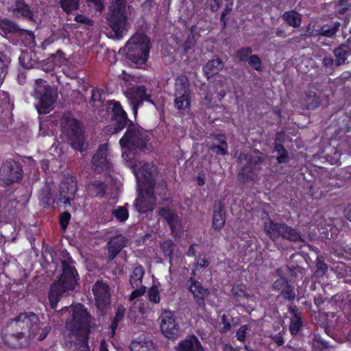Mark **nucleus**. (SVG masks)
Instances as JSON below:
<instances>
[{
  "instance_id": "13",
  "label": "nucleus",
  "mask_w": 351,
  "mask_h": 351,
  "mask_svg": "<svg viewBox=\"0 0 351 351\" xmlns=\"http://www.w3.org/2000/svg\"><path fill=\"white\" fill-rule=\"evenodd\" d=\"M21 164L14 160H8L0 167V180L5 185L17 182L23 178Z\"/></svg>"
},
{
  "instance_id": "36",
  "label": "nucleus",
  "mask_w": 351,
  "mask_h": 351,
  "mask_svg": "<svg viewBox=\"0 0 351 351\" xmlns=\"http://www.w3.org/2000/svg\"><path fill=\"white\" fill-rule=\"evenodd\" d=\"M126 243H107L108 258L109 261H112L126 246Z\"/></svg>"
},
{
  "instance_id": "41",
  "label": "nucleus",
  "mask_w": 351,
  "mask_h": 351,
  "mask_svg": "<svg viewBox=\"0 0 351 351\" xmlns=\"http://www.w3.org/2000/svg\"><path fill=\"white\" fill-rule=\"evenodd\" d=\"M275 151L278 153L276 159L279 163H285L288 162L289 155L287 151L280 143H276Z\"/></svg>"
},
{
  "instance_id": "26",
  "label": "nucleus",
  "mask_w": 351,
  "mask_h": 351,
  "mask_svg": "<svg viewBox=\"0 0 351 351\" xmlns=\"http://www.w3.org/2000/svg\"><path fill=\"white\" fill-rule=\"evenodd\" d=\"M68 291L69 290L56 282L51 285L48 293V298L51 309L55 310L56 308L61 297Z\"/></svg>"
},
{
  "instance_id": "7",
  "label": "nucleus",
  "mask_w": 351,
  "mask_h": 351,
  "mask_svg": "<svg viewBox=\"0 0 351 351\" xmlns=\"http://www.w3.org/2000/svg\"><path fill=\"white\" fill-rule=\"evenodd\" d=\"M39 319L33 312L20 313L10 324L12 332L5 335V337H10L17 341L22 339L27 332L29 335H34L38 328Z\"/></svg>"
},
{
  "instance_id": "17",
  "label": "nucleus",
  "mask_w": 351,
  "mask_h": 351,
  "mask_svg": "<svg viewBox=\"0 0 351 351\" xmlns=\"http://www.w3.org/2000/svg\"><path fill=\"white\" fill-rule=\"evenodd\" d=\"M160 319V329L164 336L169 339H176L179 335L180 326L175 313L170 311H165Z\"/></svg>"
},
{
  "instance_id": "62",
  "label": "nucleus",
  "mask_w": 351,
  "mask_h": 351,
  "mask_svg": "<svg viewBox=\"0 0 351 351\" xmlns=\"http://www.w3.org/2000/svg\"><path fill=\"white\" fill-rule=\"evenodd\" d=\"M335 64V60L330 56H325L322 60V64L326 68H332Z\"/></svg>"
},
{
  "instance_id": "63",
  "label": "nucleus",
  "mask_w": 351,
  "mask_h": 351,
  "mask_svg": "<svg viewBox=\"0 0 351 351\" xmlns=\"http://www.w3.org/2000/svg\"><path fill=\"white\" fill-rule=\"evenodd\" d=\"M320 104V101L317 97L312 98V101H307V108L311 110H314L317 108Z\"/></svg>"
},
{
  "instance_id": "42",
  "label": "nucleus",
  "mask_w": 351,
  "mask_h": 351,
  "mask_svg": "<svg viewBox=\"0 0 351 351\" xmlns=\"http://www.w3.org/2000/svg\"><path fill=\"white\" fill-rule=\"evenodd\" d=\"M148 300L154 304H158L160 302L159 289L157 285H152L147 291Z\"/></svg>"
},
{
  "instance_id": "30",
  "label": "nucleus",
  "mask_w": 351,
  "mask_h": 351,
  "mask_svg": "<svg viewBox=\"0 0 351 351\" xmlns=\"http://www.w3.org/2000/svg\"><path fill=\"white\" fill-rule=\"evenodd\" d=\"M159 213L160 215L167 221L172 231L178 228L179 217L172 210L167 208H160Z\"/></svg>"
},
{
  "instance_id": "49",
  "label": "nucleus",
  "mask_w": 351,
  "mask_h": 351,
  "mask_svg": "<svg viewBox=\"0 0 351 351\" xmlns=\"http://www.w3.org/2000/svg\"><path fill=\"white\" fill-rule=\"evenodd\" d=\"M249 65L257 71L262 70V62L257 55H250L247 60Z\"/></svg>"
},
{
  "instance_id": "14",
  "label": "nucleus",
  "mask_w": 351,
  "mask_h": 351,
  "mask_svg": "<svg viewBox=\"0 0 351 351\" xmlns=\"http://www.w3.org/2000/svg\"><path fill=\"white\" fill-rule=\"evenodd\" d=\"M112 112L111 123L106 130V133L108 135L120 132L123 128L128 126L130 122H132L128 119L127 113L118 101L113 103Z\"/></svg>"
},
{
  "instance_id": "47",
  "label": "nucleus",
  "mask_w": 351,
  "mask_h": 351,
  "mask_svg": "<svg viewBox=\"0 0 351 351\" xmlns=\"http://www.w3.org/2000/svg\"><path fill=\"white\" fill-rule=\"evenodd\" d=\"M51 197V188L49 185H45L40 191L39 199L43 204H49Z\"/></svg>"
},
{
  "instance_id": "40",
  "label": "nucleus",
  "mask_w": 351,
  "mask_h": 351,
  "mask_svg": "<svg viewBox=\"0 0 351 351\" xmlns=\"http://www.w3.org/2000/svg\"><path fill=\"white\" fill-rule=\"evenodd\" d=\"M213 223V227L215 229H221L225 223V217L221 207H219L218 210H215Z\"/></svg>"
},
{
  "instance_id": "15",
  "label": "nucleus",
  "mask_w": 351,
  "mask_h": 351,
  "mask_svg": "<svg viewBox=\"0 0 351 351\" xmlns=\"http://www.w3.org/2000/svg\"><path fill=\"white\" fill-rule=\"evenodd\" d=\"M110 287L101 280H98L93 287L95 305L101 315H104L110 304Z\"/></svg>"
},
{
  "instance_id": "10",
  "label": "nucleus",
  "mask_w": 351,
  "mask_h": 351,
  "mask_svg": "<svg viewBox=\"0 0 351 351\" xmlns=\"http://www.w3.org/2000/svg\"><path fill=\"white\" fill-rule=\"evenodd\" d=\"M44 83L42 80H36L34 89V96L38 99L36 107L39 114L49 113L53 108L57 97L52 88Z\"/></svg>"
},
{
  "instance_id": "1",
  "label": "nucleus",
  "mask_w": 351,
  "mask_h": 351,
  "mask_svg": "<svg viewBox=\"0 0 351 351\" xmlns=\"http://www.w3.org/2000/svg\"><path fill=\"white\" fill-rule=\"evenodd\" d=\"M133 16L134 8L128 0H110L106 20L113 38L119 40L123 37Z\"/></svg>"
},
{
  "instance_id": "32",
  "label": "nucleus",
  "mask_w": 351,
  "mask_h": 351,
  "mask_svg": "<svg viewBox=\"0 0 351 351\" xmlns=\"http://www.w3.org/2000/svg\"><path fill=\"white\" fill-rule=\"evenodd\" d=\"M130 351H156L152 341H132L130 345Z\"/></svg>"
},
{
  "instance_id": "27",
  "label": "nucleus",
  "mask_w": 351,
  "mask_h": 351,
  "mask_svg": "<svg viewBox=\"0 0 351 351\" xmlns=\"http://www.w3.org/2000/svg\"><path fill=\"white\" fill-rule=\"evenodd\" d=\"M341 23L336 21L330 25H323L320 29L316 30L315 33L311 32V35L325 36L329 38H335L337 36V33L339 31Z\"/></svg>"
},
{
  "instance_id": "52",
  "label": "nucleus",
  "mask_w": 351,
  "mask_h": 351,
  "mask_svg": "<svg viewBox=\"0 0 351 351\" xmlns=\"http://www.w3.org/2000/svg\"><path fill=\"white\" fill-rule=\"evenodd\" d=\"M289 283V281L287 277L280 276L274 282L272 289L274 291H281Z\"/></svg>"
},
{
  "instance_id": "11",
  "label": "nucleus",
  "mask_w": 351,
  "mask_h": 351,
  "mask_svg": "<svg viewBox=\"0 0 351 351\" xmlns=\"http://www.w3.org/2000/svg\"><path fill=\"white\" fill-rule=\"evenodd\" d=\"M264 229L272 240L281 238L289 241H304L296 230L284 223H275L270 219L265 221Z\"/></svg>"
},
{
  "instance_id": "64",
  "label": "nucleus",
  "mask_w": 351,
  "mask_h": 351,
  "mask_svg": "<svg viewBox=\"0 0 351 351\" xmlns=\"http://www.w3.org/2000/svg\"><path fill=\"white\" fill-rule=\"evenodd\" d=\"M50 330H51V327L48 326L42 328V330L38 337V341L44 340L47 337V336L49 334Z\"/></svg>"
},
{
  "instance_id": "61",
  "label": "nucleus",
  "mask_w": 351,
  "mask_h": 351,
  "mask_svg": "<svg viewBox=\"0 0 351 351\" xmlns=\"http://www.w3.org/2000/svg\"><path fill=\"white\" fill-rule=\"evenodd\" d=\"M221 324H223V327L221 330V332H227L230 329V324L227 319V317L226 315H223L221 317Z\"/></svg>"
},
{
  "instance_id": "51",
  "label": "nucleus",
  "mask_w": 351,
  "mask_h": 351,
  "mask_svg": "<svg viewBox=\"0 0 351 351\" xmlns=\"http://www.w3.org/2000/svg\"><path fill=\"white\" fill-rule=\"evenodd\" d=\"M315 274L318 276H322L328 271L327 264L322 259L317 258Z\"/></svg>"
},
{
  "instance_id": "20",
  "label": "nucleus",
  "mask_w": 351,
  "mask_h": 351,
  "mask_svg": "<svg viewBox=\"0 0 351 351\" xmlns=\"http://www.w3.org/2000/svg\"><path fill=\"white\" fill-rule=\"evenodd\" d=\"M108 156V145H101L91 160L93 168L95 171L100 173L110 169L111 162Z\"/></svg>"
},
{
  "instance_id": "33",
  "label": "nucleus",
  "mask_w": 351,
  "mask_h": 351,
  "mask_svg": "<svg viewBox=\"0 0 351 351\" xmlns=\"http://www.w3.org/2000/svg\"><path fill=\"white\" fill-rule=\"evenodd\" d=\"M282 19L290 26L295 28L300 26V14L295 10L285 12L282 15Z\"/></svg>"
},
{
  "instance_id": "16",
  "label": "nucleus",
  "mask_w": 351,
  "mask_h": 351,
  "mask_svg": "<svg viewBox=\"0 0 351 351\" xmlns=\"http://www.w3.org/2000/svg\"><path fill=\"white\" fill-rule=\"evenodd\" d=\"M125 95L132 104V110L135 115L137 113L138 107L143 101L154 104L153 101L150 99L151 91H149L143 85L128 88L125 91Z\"/></svg>"
},
{
  "instance_id": "2",
  "label": "nucleus",
  "mask_w": 351,
  "mask_h": 351,
  "mask_svg": "<svg viewBox=\"0 0 351 351\" xmlns=\"http://www.w3.org/2000/svg\"><path fill=\"white\" fill-rule=\"evenodd\" d=\"M264 160V154L258 150L247 153L241 152L237 158L238 180L241 183H246L254 180L262 169L261 165Z\"/></svg>"
},
{
  "instance_id": "12",
  "label": "nucleus",
  "mask_w": 351,
  "mask_h": 351,
  "mask_svg": "<svg viewBox=\"0 0 351 351\" xmlns=\"http://www.w3.org/2000/svg\"><path fill=\"white\" fill-rule=\"evenodd\" d=\"M75 261L68 254L61 261L62 274L59 280L56 282L60 285H62L69 290L75 289L79 278V275L74 264Z\"/></svg>"
},
{
  "instance_id": "29",
  "label": "nucleus",
  "mask_w": 351,
  "mask_h": 351,
  "mask_svg": "<svg viewBox=\"0 0 351 351\" xmlns=\"http://www.w3.org/2000/svg\"><path fill=\"white\" fill-rule=\"evenodd\" d=\"M223 67V63L219 58L212 59L204 66L203 71L208 78L219 73Z\"/></svg>"
},
{
  "instance_id": "3",
  "label": "nucleus",
  "mask_w": 351,
  "mask_h": 351,
  "mask_svg": "<svg viewBox=\"0 0 351 351\" xmlns=\"http://www.w3.org/2000/svg\"><path fill=\"white\" fill-rule=\"evenodd\" d=\"M123 160L125 161L127 167L133 169L134 174L136 176L138 188V189H147V188H160V193H165L166 182L161 180L158 183L156 186V183L154 180V175L156 171V167L149 163H145L139 169H136L138 167L137 162L133 158L132 153L126 154L124 152L122 154Z\"/></svg>"
},
{
  "instance_id": "8",
  "label": "nucleus",
  "mask_w": 351,
  "mask_h": 351,
  "mask_svg": "<svg viewBox=\"0 0 351 351\" xmlns=\"http://www.w3.org/2000/svg\"><path fill=\"white\" fill-rule=\"evenodd\" d=\"M174 105L182 115L189 112L191 106V89L189 80L185 75L177 77L175 82Z\"/></svg>"
},
{
  "instance_id": "18",
  "label": "nucleus",
  "mask_w": 351,
  "mask_h": 351,
  "mask_svg": "<svg viewBox=\"0 0 351 351\" xmlns=\"http://www.w3.org/2000/svg\"><path fill=\"white\" fill-rule=\"evenodd\" d=\"M187 290L191 293L193 300L198 308H204L205 299L209 295L208 288L203 286L201 282L195 279V276H191L186 281Z\"/></svg>"
},
{
  "instance_id": "59",
  "label": "nucleus",
  "mask_w": 351,
  "mask_h": 351,
  "mask_svg": "<svg viewBox=\"0 0 351 351\" xmlns=\"http://www.w3.org/2000/svg\"><path fill=\"white\" fill-rule=\"evenodd\" d=\"M270 338L276 343L278 346H282L285 342L284 337L280 332L271 335Z\"/></svg>"
},
{
  "instance_id": "24",
  "label": "nucleus",
  "mask_w": 351,
  "mask_h": 351,
  "mask_svg": "<svg viewBox=\"0 0 351 351\" xmlns=\"http://www.w3.org/2000/svg\"><path fill=\"white\" fill-rule=\"evenodd\" d=\"M176 351H204V349L198 338L191 335L178 344Z\"/></svg>"
},
{
  "instance_id": "48",
  "label": "nucleus",
  "mask_w": 351,
  "mask_h": 351,
  "mask_svg": "<svg viewBox=\"0 0 351 351\" xmlns=\"http://www.w3.org/2000/svg\"><path fill=\"white\" fill-rule=\"evenodd\" d=\"M252 49L249 47H242L237 51V57L241 62H246L252 55Z\"/></svg>"
},
{
  "instance_id": "28",
  "label": "nucleus",
  "mask_w": 351,
  "mask_h": 351,
  "mask_svg": "<svg viewBox=\"0 0 351 351\" xmlns=\"http://www.w3.org/2000/svg\"><path fill=\"white\" fill-rule=\"evenodd\" d=\"M20 64L25 69L34 67L38 62V58L34 51H22L19 58Z\"/></svg>"
},
{
  "instance_id": "31",
  "label": "nucleus",
  "mask_w": 351,
  "mask_h": 351,
  "mask_svg": "<svg viewBox=\"0 0 351 351\" xmlns=\"http://www.w3.org/2000/svg\"><path fill=\"white\" fill-rule=\"evenodd\" d=\"M216 140L217 141V144L213 143L210 145L209 149L213 152L220 154L222 156H226L228 154V143L225 140V137L223 135L219 134L216 136Z\"/></svg>"
},
{
  "instance_id": "56",
  "label": "nucleus",
  "mask_w": 351,
  "mask_h": 351,
  "mask_svg": "<svg viewBox=\"0 0 351 351\" xmlns=\"http://www.w3.org/2000/svg\"><path fill=\"white\" fill-rule=\"evenodd\" d=\"M249 329V326L247 324L242 325L236 332V337L238 341L245 342L246 339L247 330Z\"/></svg>"
},
{
  "instance_id": "21",
  "label": "nucleus",
  "mask_w": 351,
  "mask_h": 351,
  "mask_svg": "<svg viewBox=\"0 0 351 351\" xmlns=\"http://www.w3.org/2000/svg\"><path fill=\"white\" fill-rule=\"evenodd\" d=\"M76 191V182L72 178L66 179L60 184L59 195L55 197L54 202H63L65 206H70L71 201L75 197Z\"/></svg>"
},
{
  "instance_id": "53",
  "label": "nucleus",
  "mask_w": 351,
  "mask_h": 351,
  "mask_svg": "<svg viewBox=\"0 0 351 351\" xmlns=\"http://www.w3.org/2000/svg\"><path fill=\"white\" fill-rule=\"evenodd\" d=\"M231 291L232 295L237 299L245 298L247 296V293L243 288L242 285H233Z\"/></svg>"
},
{
  "instance_id": "45",
  "label": "nucleus",
  "mask_w": 351,
  "mask_h": 351,
  "mask_svg": "<svg viewBox=\"0 0 351 351\" xmlns=\"http://www.w3.org/2000/svg\"><path fill=\"white\" fill-rule=\"evenodd\" d=\"M210 265V261L208 258L204 257L202 258H195L194 265H193V269L192 270V276H195V271L200 270L202 269L207 268Z\"/></svg>"
},
{
  "instance_id": "54",
  "label": "nucleus",
  "mask_w": 351,
  "mask_h": 351,
  "mask_svg": "<svg viewBox=\"0 0 351 351\" xmlns=\"http://www.w3.org/2000/svg\"><path fill=\"white\" fill-rule=\"evenodd\" d=\"M93 188L95 190L96 196L103 197L106 193V186L103 182L99 181L93 182Z\"/></svg>"
},
{
  "instance_id": "38",
  "label": "nucleus",
  "mask_w": 351,
  "mask_h": 351,
  "mask_svg": "<svg viewBox=\"0 0 351 351\" xmlns=\"http://www.w3.org/2000/svg\"><path fill=\"white\" fill-rule=\"evenodd\" d=\"M280 295L286 300L293 301L295 299L296 293L295 287L290 282L287 284L281 291Z\"/></svg>"
},
{
  "instance_id": "6",
  "label": "nucleus",
  "mask_w": 351,
  "mask_h": 351,
  "mask_svg": "<svg viewBox=\"0 0 351 351\" xmlns=\"http://www.w3.org/2000/svg\"><path fill=\"white\" fill-rule=\"evenodd\" d=\"M126 58L136 65L144 64L149 57L150 41L142 32L135 34L125 46Z\"/></svg>"
},
{
  "instance_id": "4",
  "label": "nucleus",
  "mask_w": 351,
  "mask_h": 351,
  "mask_svg": "<svg viewBox=\"0 0 351 351\" xmlns=\"http://www.w3.org/2000/svg\"><path fill=\"white\" fill-rule=\"evenodd\" d=\"M149 137L146 130L134 122H130L127 127L126 132L119 140L123 153H132L133 158L134 154L132 152L136 149L144 150L147 148Z\"/></svg>"
},
{
  "instance_id": "50",
  "label": "nucleus",
  "mask_w": 351,
  "mask_h": 351,
  "mask_svg": "<svg viewBox=\"0 0 351 351\" xmlns=\"http://www.w3.org/2000/svg\"><path fill=\"white\" fill-rule=\"evenodd\" d=\"M313 342V346L319 350H326L329 347L328 342L324 341L319 335H315L314 336Z\"/></svg>"
},
{
  "instance_id": "35",
  "label": "nucleus",
  "mask_w": 351,
  "mask_h": 351,
  "mask_svg": "<svg viewBox=\"0 0 351 351\" xmlns=\"http://www.w3.org/2000/svg\"><path fill=\"white\" fill-rule=\"evenodd\" d=\"M125 314V308L122 304H119L117 308L115 315L110 326V332L112 335L115 334L119 323L123 319Z\"/></svg>"
},
{
  "instance_id": "58",
  "label": "nucleus",
  "mask_w": 351,
  "mask_h": 351,
  "mask_svg": "<svg viewBox=\"0 0 351 351\" xmlns=\"http://www.w3.org/2000/svg\"><path fill=\"white\" fill-rule=\"evenodd\" d=\"M232 3H230L228 5H226L224 10L221 14L220 20L223 23V28H225L226 26V16L232 10Z\"/></svg>"
},
{
  "instance_id": "55",
  "label": "nucleus",
  "mask_w": 351,
  "mask_h": 351,
  "mask_svg": "<svg viewBox=\"0 0 351 351\" xmlns=\"http://www.w3.org/2000/svg\"><path fill=\"white\" fill-rule=\"evenodd\" d=\"M134 289H135L132 291L131 294L130 295V302H132L136 298L143 295L145 293V287L144 285H141L140 286Z\"/></svg>"
},
{
  "instance_id": "46",
  "label": "nucleus",
  "mask_w": 351,
  "mask_h": 351,
  "mask_svg": "<svg viewBox=\"0 0 351 351\" xmlns=\"http://www.w3.org/2000/svg\"><path fill=\"white\" fill-rule=\"evenodd\" d=\"M61 8L66 12L77 10L79 6V0H60Z\"/></svg>"
},
{
  "instance_id": "44",
  "label": "nucleus",
  "mask_w": 351,
  "mask_h": 351,
  "mask_svg": "<svg viewBox=\"0 0 351 351\" xmlns=\"http://www.w3.org/2000/svg\"><path fill=\"white\" fill-rule=\"evenodd\" d=\"M114 217L119 221H125L128 218V210L124 206H118L112 211Z\"/></svg>"
},
{
  "instance_id": "9",
  "label": "nucleus",
  "mask_w": 351,
  "mask_h": 351,
  "mask_svg": "<svg viewBox=\"0 0 351 351\" xmlns=\"http://www.w3.org/2000/svg\"><path fill=\"white\" fill-rule=\"evenodd\" d=\"M61 126L73 147L76 150L82 151L84 147V137L79 121L69 112L62 116Z\"/></svg>"
},
{
  "instance_id": "57",
  "label": "nucleus",
  "mask_w": 351,
  "mask_h": 351,
  "mask_svg": "<svg viewBox=\"0 0 351 351\" xmlns=\"http://www.w3.org/2000/svg\"><path fill=\"white\" fill-rule=\"evenodd\" d=\"M71 219V214L69 212H64L60 215V223L63 230L66 229Z\"/></svg>"
},
{
  "instance_id": "60",
  "label": "nucleus",
  "mask_w": 351,
  "mask_h": 351,
  "mask_svg": "<svg viewBox=\"0 0 351 351\" xmlns=\"http://www.w3.org/2000/svg\"><path fill=\"white\" fill-rule=\"evenodd\" d=\"M101 95L102 93L101 90L97 89H93L90 102H93L94 104L96 101H100L101 100Z\"/></svg>"
},
{
  "instance_id": "39",
  "label": "nucleus",
  "mask_w": 351,
  "mask_h": 351,
  "mask_svg": "<svg viewBox=\"0 0 351 351\" xmlns=\"http://www.w3.org/2000/svg\"><path fill=\"white\" fill-rule=\"evenodd\" d=\"M0 29L6 34L16 32L19 30L18 25L8 19L1 21Z\"/></svg>"
},
{
  "instance_id": "34",
  "label": "nucleus",
  "mask_w": 351,
  "mask_h": 351,
  "mask_svg": "<svg viewBox=\"0 0 351 351\" xmlns=\"http://www.w3.org/2000/svg\"><path fill=\"white\" fill-rule=\"evenodd\" d=\"M144 274L145 271L142 265H139L134 268L130 278V283L132 288L142 285Z\"/></svg>"
},
{
  "instance_id": "37",
  "label": "nucleus",
  "mask_w": 351,
  "mask_h": 351,
  "mask_svg": "<svg viewBox=\"0 0 351 351\" xmlns=\"http://www.w3.org/2000/svg\"><path fill=\"white\" fill-rule=\"evenodd\" d=\"M160 247L165 258L169 259L170 264L174 257L175 252H178L175 243H160Z\"/></svg>"
},
{
  "instance_id": "19",
  "label": "nucleus",
  "mask_w": 351,
  "mask_h": 351,
  "mask_svg": "<svg viewBox=\"0 0 351 351\" xmlns=\"http://www.w3.org/2000/svg\"><path fill=\"white\" fill-rule=\"evenodd\" d=\"M154 189H138L140 194L134 204V206L138 213H144L154 209L156 203Z\"/></svg>"
},
{
  "instance_id": "23",
  "label": "nucleus",
  "mask_w": 351,
  "mask_h": 351,
  "mask_svg": "<svg viewBox=\"0 0 351 351\" xmlns=\"http://www.w3.org/2000/svg\"><path fill=\"white\" fill-rule=\"evenodd\" d=\"M288 311L291 315L289 330L292 336H296L299 334L304 325L302 313L298 311L296 306H290Z\"/></svg>"
},
{
  "instance_id": "22",
  "label": "nucleus",
  "mask_w": 351,
  "mask_h": 351,
  "mask_svg": "<svg viewBox=\"0 0 351 351\" xmlns=\"http://www.w3.org/2000/svg\"><path fill=\"white\" fill-rule=\"evenodd\" d=\"M8 10L16 17H24L29 21H34V16L29 6L23 0H10Z\"/></svg>"
},
{
  "instance_id": "25",
  "label": "nucleus",
  "mask_w": 351,
  "mask_h": 351,
  "mask_svg": "<svg viewBox=\"0 0 351 351\" xmlns=\"http://www.w3.org/2000/svg\"><path fill=\"white\" fill-rule=\"evenodd\" d=\"M350 42H351V39L348 38L346 43H341L334 49L335 65L341 66L346 62L348 56L351 54V49L348 45Z\"/></svg>"
},
{
  "instance_id": "5",
  "label": "nucleus",
  "mask_w": 351,
  "mask_h": 351,
  "mask_svg": "<svg viewBox=\"0 0 351 351\" xmlns=\"http://www.w3.org/2000/svg\"><path fill=\"white\" fill-rule=\"evenodd\" d=\"M91 316L84 305L75 304L72 309V317L66 322V328L76 337H83L82 344L87 346L90 330Z\"/></svg>"
},
{
  "instance_id": "43",
  "label": "nucleus",
  "mask_w": 351,
  "mask_h": 351,
  "mask_svg": "<svg viewBox=\"0 0 351 351\" xmlns=\"http://www.w3.org/2000/svg\"><path fill=\"white\" fill-rule=\"evenodd\" d=\"M348 0H339L335 5L336 16L339 18V15L344 14L350 8V4Z\"/></svg>"
}]
</instances>
